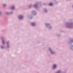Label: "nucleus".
<instances>
[{
  "instance_id": "1",
  "label": "nucleus",
  "mask_w": 73,
  "mask_h": 73,
  "mask_svg": "<svg viewBox=\"0 0 73 73\" xmlns=\"http://www.w3.org/2000/svg\"><path fill=\"white\" fill-rule=\"evenodd\" d=\"M56 66H57L56 65L54 64L53 65V69H55V68H56Z\"/></svg>"
},
{
  "instance_id": "2",
  "label": "nucleus",
  "mask_w": 73,
  "mask_h": 73,
  "mask_svg": "<svg viewBox=\"0 0 73 73\" xmlns=\"http://www.w3.org/2000/svg\"><path fill=\"white\" fill-rule=\"evenodd\" d=\"M23 17V16H21L19 17V19H22Z\"/></svg>"
},
{
  "instance_id": "3",
  "label": "nucleus",
  "mask_w": 73,
  "mask_h": 73,
  "mask_svg": "<svg viewBox=\"0 0 73 73\" xmlns=\"http://www.w3.org/2000/svg\"><path fill=\"white\" fill-rule=\"evenodd\" d=\"M32 25L33 26H34V25H35V23H32Z\"/></svg>"
},
{
  "instance_id": "4",
  "label": "nucleus",
  "mask_w": 73,
  "mask_h": 73,
  "mask_svg": "<svg viewBox=\"0 0 73 73\" xmlns=\"http://www.w3.org/2000/svg\"><path fill=\"white\" fill-rule=\"evenodd\" d=\"M50 5H53V4L52 3H50L49 4Z\"/></svg>"
},
{
  "instance_id": "5",
  "label": "nucleus",
  "mask_w": 73,
  "mask_h": 73,
  "mask_svg": "<svg viewBox=\"0 0 73 73\" xmlns=\"http://www.w3.org/2000/svg\"><path fill=\"white\" fill-rule=\"evenodd\" d=\"M11 9H15V7H12L11 8Z\"/></svg>"
},
{
  "instance_id": "6",
  "label": "nucleus",
  "mask_w": 73,
  "mask_h": 73,
  "mask_svg": "<svg viewBox=\"0 0 73 73\" xmlns=\"http://www.w3.org/2000/svg\"><path fill=\"white\" fill-rule=\"evenodd\" d=\"M5 42L4 41V40H3L2 43L3 44H4Z\"/></svg>"
},
{
  "instance_id": "7",
  "label": "nucleus",
  "mask_w": 73,
  "mask_h": 73,
  "mask_svg": "<svg viewBox=\"0 0 73 73\" xmlns=\"http://www.w3.org/2000/svg\"><path fill=\"white\" fill-rule=\"evenodd\" d=\"M1 48H3V46H1Z\"/></svg>"
},
{
  "instance_id": "8",
  "label": "nucleus",
  "mask_w": 73,
  "mask_h": 73,
  "mask_svg": "<svg viewBox=\"0 0 73 73\" xmlns=\"http://www.w3.org/2000/svg\"><path fill=\"white\" fill-rule=\"evenodd\" d=\"M4 5V6H5L6 5H5L4 4V5Z\"/></svg>"
},
{
  "instance_id": "9",
  "label": "nucleus",
  "mask_w": 73,
  "mask_h": 73,
  "mask_svg": "<svg viewBox=\"0 0 73 73\" xmlns=\"http://www.w3.org/2000/svg\"><path fill=\"white\" fill-rule=\"evenodd\" d=\"M49 50H50V51H51V49H50V48L49 49Z\"/></svg>"
},
{
  "instance_id": "10",
  "label": "nucleus",
  "mask_w": 73,
  "mask_h": 73,
  "mask_svg": "<svg viewBox=\"0 0 73 73\" xmlns=\"http://www.w3.org/2000/svg\"><path fill=\"white\" fill-rule=\"evenodd\" d=\"M36 5H34V7H36Z\"/></svg>"
},
{
  "instance_id": "11",
  "label": "nucleus",
  "mask_w": 73,
  "mask_h": 73,
  "mask_svg": "<svg viewBox=\"0 0 73 73\" xmlns=\"http://www.w3.org/2000/svg\"><path fill=\"white\" fill-rule=\"evenodd\" d=\"M51 52L52 53H53V52H52V51H51Z\"/></svg>"
}]
</instances>
